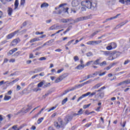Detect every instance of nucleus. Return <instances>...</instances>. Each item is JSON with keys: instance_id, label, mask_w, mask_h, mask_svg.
<instances>
[{"instance_id": "nucleus-1", "label": "nucleus", "mask_w": 130, "mask_h": 130, "mask_svg": "<svg viewBox=\"0 0 130 130\" xmlns=\"http://www.w3.org/2000/svg\"><path fill=\"white\" fill-rule=\"evenodd\" d=\"M81 6L85 7L87 9H91L92 11L97 10V1L96 0H92L91 2L89 0L83 1L81 2Z\"/></svg>"}, {"instance_id": "nucleus-2", "label": "nucleus", "mask_w": 130, "mask_h": 130, "mask_svg": "<svg viewBox=\"0 0 130 130\" xmlns=\"http://www.w3.org/2000/svg\"><path fill=\"white\" fill-rule=\"evenodd\" d=\"M66 4H62L59 5L58 6L55 8V11H53V14H55L56 15H60L62 12L64 13H68L69 14V8L65 7Z\"/></svg>"}, {"instance_id": "nucleus-3", "label": "nucleus", "mask_w": 130, "mask_h": 130, "mask_svg": "<svg viewBox=\"0 0 130 130\" xmlns=\"http://www.w3.org/2000/svg\"><path fill=\"white\" fill-rule=\"evenodd\" d=\"M104 89H106V87L105 86H103L101 87L100 89L98 90V93L95 96H97L98 98H101V99H102L103 97H104Z\"/></svg>"}, {"instance_id": "nucleus-4", "label": "nucleus", "mask_w": 130, "mask_h": 130, "mask_svg": "<svg viewBox=\"0 0 130 130\" xmlns=\"http://www.w3.org/2000/svg\"><path fill=\"white\" fill-rule=\"evenodd\" d=\"M91 19V15L86 16H81L77 18L74 21V23H78V22H80L81 21H86V20H89Z\"/></svg>"}, {"instance_id": "nucleus-5", "label": "nucleus", "mask_w": 130, "mask_h": 130, "mask_svg": "<svg viewBox=\"0 0 130 130\" xmlns=\"http://www.w3.org/2000/svg\"><path fill=\"white\" fill-rule=\"evenodd\" d=\"M102 42V41H90L87 42L86 44L88 45H97V44H100Z\"/></svg>"}, {"instance_id": "nucleus-6", "label": "nucleus", "mask_w": 130, "mask_h": 130, "mask_svg": "<svg viewBox=\"0 0 130 130\" xmlns=\"http://www.w3.org/2000/svg\"><path fill=\"white\" fill-rule=\"evenodd\" d=\"M21 42V40L20 39L17 38L13 40L11 44V46H15V45H17L18 43H19V42Z\"/></svg>"}, {"instance_id": "nucleus-7", "label": "nucleus", "mask_w": 130, "mask_h": 130, "mask_svg": "<svg viewBox=\"0 0 130 130\" xmlns=\"http://www.w3.org/2000/svg\"><path fill=\"white\" fill-rule=\"evenodd\" d=\"M19 30H17L15 31H14V32H12L10 34H9L7 36V39H12V38H13V37H14L15 36V35H16V34H17V33H18L19 32Z\"/></svg>"}, {"instance_id": "nucleus-8", "label": "nucleus", "mask_w": 130, "mask_h": 130, "mask_svg": "<svg viewBox=\"0 0 130 130\" xmlns=\"http://www.w3.org/2000/svg\"><path fill=\"white\" fill-rule=\"evenodd\" d=\"M90 94H91V92H88L85 94H82L80 97L78 98V99L77 100V102H79L80 100H81V99H83L84 97H87V96H89V95H90Z\"/></svg>"}, {"instance_id": "nucleus-9", "label": "nucleus", "mask_w": 130, "mask_h": 130, "mask_svg": "<svg viewBox=\"0 0 130 130\" xmlns=\"http://www.w3.org/2000/svg\"><path fill=\"white\" fill-rule=\"evenodd\" d=\"M103 52L106 56H108V55H117L116 53H113L111 51H103Z\"/></svg>"}, {"instance_id": "nucleus-10", "label": "nucleus", "mask_w": 130, "mask_h": 130, "mask_svg": "<svg viewBox=\"0 0 130 130\" xmlns=\"http://www.w3.org/2000/svg\"><path fill=\"white\" fill-rule=\"evenodd\" d=\"M51 30H58L59 29H61V26L60 25H53L50 27Z\"/></svg>"}, {"instance_id": "nucleus-11", "label": "nucleus", "mask_w": 130, "mask_h": 130, "mask_svg": "<svg viewBox=\"0 0 130 130\" xmlns=\"http://www.w3.org/2000/svg\"><path fill=\"white\" fill-rule=\"evenodd\" d=\"M72 119H73V116L69 115L67 116L65 118V120L66 121V124H67L69 121H71Z\"/></svg>"}, {"instance_id": "nucleus-12", "label": "nucleus", "mask_w": 130, "mask_h": 130, "mask_svg": "<svg viewBox=\"0 0 130 130\" xmlns=\"http://www.w3.org/2000/svg\"><path fill=\"white\" fill-rule=\"evenodd\" d=\"M73 7H78L79 6V1L77 0H74L72 2Z\"/></svg>"}, {"instance_id": "nucleus-13", "label": "nucleus", "mask_w": 130, "mask_h": 130, "mask_svg": "<svg viewBox=\"0 0 130 130\" xmlns=\"http://www.w3.org/2000/svg\"><path fill=\"white\" fill-rule=\"evenodd\" d=\"M72 20L70 19L63 18L60 20V23H68V22H71Z\"/></svg>"}, {"instance_id": "nucleus-14", "label": "nucleus", "mask_w": 130, "mask_h": 130, "mask_svg": "<svg viewBox=\"0 0 130 130\" xmlns=\"http://www.w3.org/2000/svg\"><path fill=\"white\" fill-rule=\"evenodd\" d=\"M127 22H128L127 20H125L124 22H122L120 23L119 24H118L116 26V29H118V28H120V27H122V26H123V25H125V24H126Z\"/></svg>"}, {"instance_id": "nucleus-15", "label": "nucleus", "mask_w": 130, "mask_h": 130, "mask_svg": "<svg viewBox=\"0 0 130 130\" xmlns=\"http://www.w3.org/2000/svg\"><path fill=\"white\" fill-rule=\"evenodd\" d=\"M107 4L109 6H113L115 4V0H107Z\"/></svg>"}, {"instance_id": "nucleus-16", "label": "nucleus", "mask_w": 130, "mask_h": 130, "mask_svg": "<svg viewBox=\"0 0 130 130\" xmlns=\"http://www.w3.org/2000/svg\"><path fill=\"white\" fill-rule=\"evenodd\" d=\"M118 16H120V14H118L116 15V16H114V17H110L109 18H107V19H106V20L108 22V21H111L112 20H114V19H116V18H117V17H118Z\"/></svg>"}, {"instance_id": "nucleus-17", "label": "nucleus", "mask_w": 130, "mask_h": 130, "mask_svg": "<svg viewBox=\"0 0 130 130\" xmlns=\"http://www.w3.org/2000/svg\"><path fill=\"white\" fill-rule=\"evenodd\" d=\"M58 121L59 122V124L60 125V126H63L64 125V123L62 121V120L60 118H58Z\"/></svg>"}, {"instance_id": "nucleus-18", "label": "nucleus", "mask_w": 130, "mask_h": 130, "mask_svg": "<svg viewBox=\"0 0 130 130\" xmlns=\"http://www.w3.org/2000/svg\"><path fill=\"white\" fill-rule=\"evenodd\" d=\"M18 7H19V1L15 0L14 3V10H17V9H18Z\"/></svg>"}, {"instance_id": "nucleus-19", "label": "nucleus", "mask_w": 130, "mask_h": 130, "mask_svg": "<svg viewBox=\"0 0 130 130\" xmlns=\"http://www.w3.org/2000/svg\"><path fill=\"white\" fill-rule=\"evenodd\" d=\"M40 39H39V38H35L30 40L29 42L30 43H33L34 42H36V41H39Z\"/></svg>"}, {"instance_id": "nucleus-20", "label": "nucleus", "mask_w": 130, "mask_h": 130, "mask_svg": "<svg viewBox=\"0 0 130 130\" xmlns=\"http://www.w3.org/2000/svg\"><path fill=\"white\" fill-rule=\"evenodd\" d=\"M68 76H69V73H64V74H62V75L60 76V78H61V79L62 80L64 79H66V78H67V77H68Z\"/></svg>"}, {"instance_id": "nucleus-21", "label": "nucleus", "mask_w": 130, "mask_h": 130, "mask_svg": "<svg viewBox=\"0 0 130 130\" xmlns=\"http://www.w3.org/2000/svg\"><path fill=\"white\" fill-rule=\"evenodd\" d=\"M49 6V4L46 3H43L41 5V8L42 9V8H47Z\"/></svg>"}, {"instance_id": "nucleus-22", "label": "nucleus", "mask_w": 130, "mask_h": 130, "mask_svg": "<svg viewBox=\"0 0 130 130\" xmlns=\"http://www.w3.org/2000/svg\"><path fill=\"white\" fill-rule=\"evenodd\" d=\"M99 61H100V59H98L95 61L93 62V64H94L95 66H98L100 65V63H99Z\"/></svg>"}, {"instance_id": "nucleus-23", "label": "nucleus", "mask_w": 130, "mask_h": 130, "mask_svg": "<svg viewBox=\"0 0 130 130\" xmlns=\"http://www.w3.org/2000/svg\"><path fill=\"white\" fill-rule=\"evenodd\" d=\"M8 13L9 16H12V14L13 13V9L11 8H9L8 10Z\"/></svg>"}, {"instance_id": "nucleus-24", "label": "nucleus", "mask_w": 130, "mask_h": 130, "mask_svg": "<svg viewBox=\"0 0 130 130\" xmlns=\"http://www.w3.org/2000/svg\"><path fill=\"white\" fill-rule=\"evenodd\" d=\"M96 93H98V90H95L94 91H93L92 93L90 92V94L88 95H89V97H93L94 95H96Z\"/></svg>"}, {"instance_id": "nucleus-25", "label": "nucleus", "mask_w": 130, "mask_h": 130, "mask_svg": "<svg viewBox=\"0 0 130 130\" xmlns=\"http://www.w3.org/2000/svg\"><path fill=\"white\" fill-rule=\"evenodd\" d=\"M101 86H102V83H98L93 87V89H98V88H99V87H100Z\"/></svg>"}, {"instance_id": "nucleus-26", "label": "nucleus", "mask_w": 130, "mask_h": 130, "mask_svg": "<svg viewBox=\"0 0 130 130\" xmlns=\"http://www.w3.org/2000/svg\"><path fill=\"white\" fill-rule=\"evenodd\" d=\"M99 32H100V30L94 31L92 35H90V38H92L94 37V36H95V35H97V34H98V33H99Z\"/></svg>"}, {"instance_id": "nucleus-27", "label": "nucleus", "mask_w": 130, "mask_h": 130, "mask_svg": "<svg viewBox=\"0 0 130 130\" xmlns=\"http://www.w3.org/2000/svg\"><path fill=\"white\" fill-rule=\"evenodd\" d=\"M11 98H12L11 96L5 95L4 100H5V101H8V100H10Z\"/></svg>"}, {"instance_id": "nucleus-28", "label": "nucleus", "mask_w": 130, "mask_h": 130, "mask_svg": "<svg viewBox=\"0 0 130 130\" xmlns=\"http://www.w3.org/2000/svg\"><path fill=\"white\" fill-rule=\"evenodd\" d=\"M61 81H62V80L61 79V78L60 76L55 80V83H59V82H61Z\"/></svg>"}, {"instance_id": "nucleus-29", "label": "nucleus", "mask_w": 130, "mask_h": 130, "mask_svg": "<svg viewBox=\"0 0 130 130\" xmlns=\"http://www.w3.org/2000/svg\"><path fill=\"white\" fill-rule=\"evenodd\" d=\"M110 45L112 49L116 48V46H117L116 43L113 42L110 44Z\"/></svg>"}, {"instance_id": "nucleus-30", "label": "nucleus", "mask_w": 130, "mask_h": 130, "mask_svg": "<svg viewBox=\"0 0 130 130\" xmlns=\"http://www.w3.org/2000/svg\"><path fill=\"white\" fill-rule=\"evenodd\" d=\"M100 67H104L105 66H107V63L106 61H104L102 63H100Z\"/></svg>"}, {"instance_id": "nucleus-31", "label": "nucleus", "mask_w": 130, "mask_h": 130, "mask_svg": "<svg viewBox=\"0 0 130 130\" xmlns=\"http://www.w3.org/2000/svg\"><path fill=\"white\" fill-rule=\"evenodd\" d=\"M54 126L57 127V128H59V127H60V125L56 121L54 122Z\"/></svg>"}, {"instance_id": "nucleus-32", "label": "nucleus", "mask_w": 130, "mask_h": 130, "mask_svg": "<svg viewBox=\"0 0 130 130\" xmlns=\"http://www.w3.org/2000/svg\"><path fill=\"white\" fill-rule=\"evenodd\" d=\"M93 82V80L92 79H89L88 81L83 83V85H87V84H90V83H92Z\"/></svg>"}, {"instance_id": "nucleus-33", "label": "nucleus", "mask_w": 130, "mask_h": 130, "mask_svg": "<svg viewBox=\"0 0 130 130\" xmlns=\"http://www.w3.org/2000/svg\"><path fill=\"white\" fill-rule=\"evenodd\" d=\"M43 119H44V118H43V117L39 118L38 120V124H40V123H41V122H42V121L43 120Z\"/></svg>"}, {"instance_id": "nucleus-34", "label": "nucleus", "mask_w": 130, "mask_h": 130, "mask_svg": "<svg viewBox=\"0 0 130 130\" xmlns=\"http://www.w3.org/2000/svg\"><path fill=\"white\" fill-rule=\"evenodd\" d=\"M114 64H115V63H114L112 64L111 65H110L108 67H107L106 68L107 71H109V70L111 69V67L114 66Z\"/></svg>"}, {"instance_id": "nucleus-35", "label": "nucleus", "mask_w": 130, "mask_h": 130, "mask_svg": "<svg viewBox=\"0 0 130 130\" xmlns=\"http://www.w3.org/2000/svg\"><path fill=\"white\" fill-rule=\"evenodd\" d=\"M67 101H68V98H66V99L62 100L61 103L62 105H64L65 103H67Z\"/></svg>"}, {"instance_id": "nucleus-36", "label": "nucleus", "mask_w": 130, "mask_h": 130, "mask_svg": "<svg viewBox=\"0 0 130 130\" xmlns=\"http://www.w3.org/2000/svg\"><path fill=\"white\" fill-rule=\"evenodd\" d=\"M90 106H91V104H89L88 105H85L83 106V109H86V108L90 107Z\"/></svg>"}, {"instance_id": "nucleus-37", "label": "nucleus", "mask_w": 130, "mask_h": 130, "mask_svg": "<svg viewBox=\"0 0 130 130\" xmlns=\"http://www.w3.org/2000/svg\"><path fill=\"white\" fill-rule=\"evenodd\" d=\"M25 3H26V0H21V2H20L21 6H23V7H24V6H25Z\"/></svg>"}, {"instance_id": "nucleus-38", "label": "nucleus", "mask_w": 130, "mask_h": 130, "mask_svg": "<svg viewBox=\"0 0 130 130\" xmlns=\"http://www.w3.org/2000/svg\"><path fill=\"white\" fill-rule=\"evenodd\" d=\"M49 94H51V91H48V93H46L45 95L43 96V97L45 99L47 96L49 95Z\"/></svg>"}, {"instance_id": "nucleus-39", "label": "nucleus", "mask_w": 130, "mask_h": 130, "mask_svg": "<svg viewBox=\"0 0 130 130\" xmlns=\"http://www.w3.org/2000/svg\"><path fill=\"white\" fill-rule=\"evenodd\" d=\"M86 55L88 57H90V56H92V55H93V53H92L91 52H88V53H87L86 54Z\"/></svg>"}, {"instance_id": "nucleus-40", "label": "nucleus", "mask_w": 130, "mask_h": 130, "mask_svg": "<svg viewBox=\"0 0 130 130\" xmlns=\"http://www.w3.org/2000/svg\"><path fill=\"white\" fill-rule=\"evenodd\" d=\"M43 82H41L38 84V88H40L43 86Z\"/></svg>"}, {"instance_id": "nucleus-41", "label": "nucleus", "mask_w": 130, "mask_h": 130, "mask_svg": "<svg viewBox=\"0 0 130 130\" xmlns=\"http://www.w3.org/2000/svg\"><path fill=\"white\" fill-rule=\"evenodd\" d=\"M78 113L79 115H81V114H83V109H80L79 111H78Z\"/></svg>"}, {"instance_id": "nucleus-42", "label": "nucleus", "mask_w": 130, "mask_h": 130, "mask_svg": "<svg viewBox=\"0 0 130 130\" xmlns=\"http://www.w3.org/2000/svg\"><path fill=\"white\" fill-rule=\"evenodd\" d=\"M92 62H94V61H88L86 63V64L85 65V66L86 67H88V66H90V64H91L92 63Z\"/></svg>"}, {"instance_id": "nucleus-43", "label": "nucleus", "mask_w": 130, "mask_h": 130, "mask_svg": "<svg viewBox=\"0 0 130 130\" xmlns=\"http://www.w3.org/2000/svg\"><path fill=\"white\" fill-rule=\"evenodd\" d=\"M27 32V29H23L19 32L20 34H24V33H26Z\"/></svg>"}, {"instance_id": "nucleus-44", "label": "nucleus", "mask_w": 130, "mask_h": 130, "mask_svg": "<svg viewBox=\"0 0 130 130\" xmlns=\"http://www.w3.org/2000/svg\"><path fill=\"white\" fill-rule=\"evenodd\" d=\"M13 52L12 50H10L9 52L7 53L8 56H10V55H12V54H13Z\"/></svg>"}, {"instance_id": "nucleus-45", "label": "nucleus", "mask_w": 130, "mask_h": 130, "mask_svg": "<svg viewBox=\"0 0 130 130\" xmlns=\"http://www.w3.org/2000/svg\"><path fill=\"white\" fill-rule=\"evenodd\" d=\"M106 49H107V50H111V49H112V47H111V45H110V46H108L106 47Z\"/></svg>"}, {"instance_id": "nucleus-46", "label": "nucleus", "mask_w": 130, "mask_h": 130, "mask_svg": "<svg viewBox=\"0 0 130 130\" xmlns=\"http://www.w3.org/2000/svg\"><path fill=\"white\" fill-rule=\"evenodd\" d=\"M84 83H82L81 84H79L78 85H76L75 87L76 88H80V87H83V86H85V85H83Z\"/></svg>"}, {"instance_id": "nucleus-47", "label": "nucleus", "mask_w": 130, "mask_h": 130, "mask_svg": "<svg viewBox=\"0 0 130 130\" xmlns=\"http://www.w3.org/2000/svg\"><path fill=\"white\" fill-rule=\"evenodd\" d=\"M124 84V82L123 81H122L119 83H118L117 86H123Z\"/></svg>"}, {"instance_id": "nucleus-48", "label": "nucleus", "mask_w": 130, "mask_h": 130, "mask_svg": "<svg viewBox=\"0 0 130 130\" xmlns=\"http://www.w3.org/2000/svg\"><path fill=\"white\" fill-rule=\"evenodd\" d=\"M56 108V107H52L51 109L48 110V112H50L52 110H54Z\"/></svg>"}, {"instance_id": "nucleus-49", "label": "nucleus", "mask_w": 130, "mask_h": 130, "mask_svg": "<svg viewBox=\"0 0 130 130\" xmlns=\"http://www.w3.org/2000/svg\"><path fill=\"white\" fill-rule=\"evenodd\" d=\"M74 59L75 61H78V60H79V57H78V56H75L74 57Z\"/></svg>"}, {"instance_id": "nucleus-50", "label": "nucleus", "mask_w": 130, "mask_h": 130, "mask_svg": "<svg viewBox=\"0 0 130 130\" xmlns=\"http://www.w3.org/2000/svg\"><path fill=\"white\" fill-rule=\"evenodd\" d=\"M20 54H21V52L20 51H18V52H16L14 54V55H15L16 56H18L19 55H20Z\"/></svg>"}, {"instance_id": "nucleus-51", "label": "nucleus", "mask_w": 130, "mask_h": 130, "mask_svg": "<svg viewBox=\"0 0 130 130\" xmlns=\"http://www.w3.org/2000/svg\"><path fill=\"white\" fill-rule=\"evenodd\" d=\"M39 60H46V57H40V58L39 59Z\"/></svg>"}, {"instance_id": "nucleus-52", "label": "nucleus", "mask_w": 130, "mask_h": 130, "mask_svg": "<svg viewBox=\"0 0 130 130\" xmlns=\"http://www.w3.org/2000/svg\"><path fill=\"white\" fill-rule=\"evenodd\" d=\"M54 42V39H51L49 41H48V42H47V43H48V44H49V43H52V42Z\"/></svg>"}, {"instance_id": "nucleus-53", "label": "nucleus", "mask_w": 130, "mask_h": 130, "mask_svg": "<svg viewBox=\"0 0 130 130\" xmlns=\"http://www.w3.org/2000/svg\"><path fill=\"white\" fill-rule=\"evenodd\" d=\"M74 41H75L74 40H72L69 41V42H68V43L67 44V45H68V46H70V45H71V44H72V42H74Z\"/></svg>"}, {"instance_id": "nucleus-54", "label": "nucleus", "mask_w": 130, "mask_h": 130, "mask_svg": "<svg viewBox=\"0 0 130 130\" xmlns=\"http://www.w3.org/2000/svg\"><path fill=\"white\" fill-rule=\"evenodd\" d=\"M69 92H70V89H67L64 91L62 95H66V94H67V93H69Z\"/></svg>"}, {"instance_id": "nucleus-55", "label": "nucleus", "mask_w": 130, "mask_h": 130, "mask_svg": "<svg viewBox=\"0 0 130 130\" xmlns=\"http://www.w3.org/2000/svg\"><path fill=\"white\" fill-rule=\"evenodd\" d=\"M12 129L18 130V127H17V125H14V126H12Z\"/></svg>"}, {"instance_id": "nucleus-56", "label": "nucleus", "mask_w": 130, "mask_h": 130, "mask_svg": "<svg viewBox=\"0 0 130 130\" xmlns=\"http://www.w3.org/2000/svg\"><path fill=\"white\" fill-rule=\"evenodd\" d=\"M75 69H77V70H82V68L80 66V64L78 65Z\"/></svg>"}, {"instance_id": "nucleus-57", "label": "nucleus", "mask_w": 130, "mask_h": 130, "mask_svg": "<svg viewBox=\"0 0 130 130\" xmlns=\"http://www.w3.org/2000/svg\"><path fill=\"white\" fill-rule=\"evenodd\" d=\"M1 2L3 3L4 5H6L7 4V0H0Z\"/></svg>"}, {"instance_id": "nucleus-58", "label": "nucleus", "mask_w": 130, "mask_h": 130, "mask_svg": "<svg viewBox=\"0 0 130 130\" xmlns=\"http://www.w3.org/2000/svg\"><path fill=\"white\" fill-rule=\"evenodd\" d=\"M27 26V21H24L23 23H22V27H25Z\"/></svg>"}, {"instance_id": "nucleus-59", "label": "nucleus", "mask_w": 130, "mask_h": 130, "mask_svg": "<svg viewBox=\"0 0 130 130\" xmlns=\"http://www.w3.org/2000/svg\"><path fill=\"white\" fill-rule=\"evenodd\" d=\"M125 123H126V122H125V121H124V122H123V124H122V123H121V126H122V127H124L125 126Z\"/></svg>"}, {"instance_id": "nucleus-60", "label": "nucleus", "mask_w": 130, "mask_h": 130, "mask_svg": "<svg viewBox=\"0 0 130 130\" xmlns=\"http://www.w3.org/2000/svg\"><path fill=\"white\" fill-rule=\"evenodd\" d=\"M128 62H130V60H126L124 61V64H127L128 63Z\"/></svg>"}, {"instance_id": "nucleus-61", "label": "nucleus", "mask_w": 130, "mask_h": 130, "mask_svg": "<svg viewBox=\"0 0 130 130\" xmlns=\"http://www.w3.org/2000/svg\"><path fill=\"white\" fill-rule=\"evenodd\" d=\"M72 27V25L69 26V27L66 29V31L67 32H69V31H70V30H71Z\"/></svg>"}, {"instance_id": "nucleus-62", "label": "nucleus", "mask_w": 130, "mask_h": 130, "mask_svg": "<svg viewBox=\"0 0 130 130\" xmlns=\"http://www.w3.org/2000/svg\"><path fill=\"white\" fill-rule=\"evenodd\" d=\"M63 71V69H60L57 71V74H60V73H61Z\"/></svg>"}, {"instance_id": "nucleus-63", "label": "nucleus", "mask_w": 130, "mask_h": 130, "mask_svg": "<svg viewBox=\"0 0 130 130\" xmlns=\"http://www.w3.org/2000/svg\"><path fill=\"white\" fill-rule=\"evenodd\" d=\"M20 90H21V86L19 85H17V90L19 91Z\"/></svg>"}, {"instance_id": "nucleus-64", "label": "nucleus", "mask_w": 130, "mask_h": 130, "mask_svg": "<svg viewBox=\"0 0 130 130\" xmlns=\"http://www.w3.org/2000/svg\"><path fill=\"white\" fill-rule=\"evenodd\" d=\"M126 5H130V0H126L125 1Z\"/></svg>"}]
</instances>
